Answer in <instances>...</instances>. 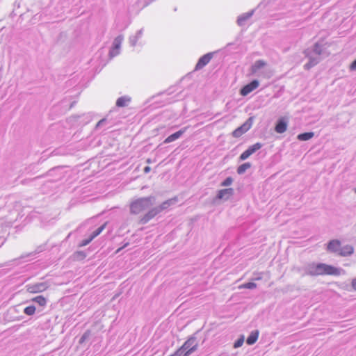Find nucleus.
Segmentation results:
<instances>
[{
  "instance_id": "obj_1",
  "label": "nucleus",
  "mask_w": 356,
  "mask_h": 356,
  "mask_svg": "<svg viewBox=\"0 0 356 356\" xmlns=\"http://www.w3.org/2000/svg\"><path fill=\"white\" fill-rule=\"evenodd\" d=\"M304 270L305 274L311 276L340 275V269L322 263H309L304 267Z\"/></svg>"
},
{
  "instance_id": "obj_2",
  "label": "nucleus",
  "mask_w": 356,
  "mask_h": 356,
  "mask_svg": "<svg viewBox=\"0 0 356 356\" xmlns=\"http://www.w3.org/2000/svg\"><path fill=\"white\" fill-rule=\"evenodd\" d=\"M305 53L309 60V62L304 65L305 70H309L317 65L321 59V56L326 55L325 49L323 45L318 42H316L312 49H307Z\"/></svg>"
},
{
  "instance_id": "obj_3",
  "label": "nucleus",
  "mask_w": 356,
  "mask_h": 356,
  "mask_svg": "<svg viewBox=\"0 0 356 356\" xmlns=\"http://www.w3.org/2000/svg\"><path fill=\"white\" fill-rule=\"evenodd\" d=\"M177 198L174 197L163 202L161 205L151 209L147 213H145L140 220L141 224H146L151 219H152L157 214L161 211L167 209L170 206L174 205L177 203Z\"/></svg>"
},
{
  "instance_id": "obj_4",
  "label": "nucleus",
  "mask_w": 356,
  "mask_h": 356,
  "mask_svg": "<svg viewBox=\"0 0 356 356\" xmlns=\"http://www.w3.org/2000/svg\"><path fill=\"white\" fill-rule=\"evenodd\" d=\"M155 198L152 196L138 198L133 201L130 204V212L133 214H138L149 208L154 203Z\"/></svg>"
},
{
  "instance_id": "obj_5",
  "label": "nucleus",
  "mask_w": 356,
  "mask_h": 356,
  "mask_svg": "<svg viewBox=\"0 0 356 356\" xmlns=\"http://www.w3.org/2000/svg\"><path fill=\"white\" fill-rule=\"evenodd\" d=\"M267 63L264 60H258L250 67L252 74L258 77L270 79L273 76L271 70L266 68Z\"/></svg>"
},
{
  "instance_id": "obj_6",
  "label": "nucleus",
  "mask_w": 356,
  "mask_h": 356,
  "mask_svg": "<svg viewBox=\"0 0 356 356\" xmlns=\"http://www.w3.org/2000/svg\"><path fill=\"white\" fill-rule=\"evenodd\" d=\"M183 349L186 350L184 355H190L195 352L198 347V343L195 337H191L182 345Z\"/></svg>"
},
{
  "instance_id": "obj_7",
  "label": "nucleus",
  "mask_w": 356,
  "mask_h": 356,
  "mask_svg": "<svg viewBox=\"0 0 356 356\" xmlns=\"http://www.w3.org/2000/svg\"><path fill=\"white\" fill-rule=\"evenodd\" d=\"M123 40L124 37L122 35H120L114 39L112 47L109 51V56L111 58H113L120 54L121 44Z\"/></svg>"
},
{
  "instance_id": "obj_8",
  "label": "nucleus",
  "mask_w": 356,
  "mask_h": 356,
  "mask_svg": "<svg viewBox=\"0 0 356 356\" xmlns=\"http://www.w3.org/2000/svg\"><path fill=\"white\" fill-rule=\"evenodd\" d=\"M49 285L47 282H40L26 285V290L29 293H35L44 291L49 288Z\"/></svg>"
},
{
  "instance_id": "obj_9",
  "label": "nucleus",
  "mask_w": 356,
  "mask_h": 356,
  "mask_svg": "<svg viewBox=\"0 0 356 356\" xmlns=\"http://www.w3.org/2000/svg\"><path fill=\"white\" fill-rule=\"evenodd\" d=\"M262 147V144L260 143H257L251 146H250L245 152H243L240 155V160L244 161L247 159L249 156L253 154L256 151L261 149Z\"/></svg>"
},
{
  "instance_id": "obj_10",
  "label": "nucleus",
  "mask_w": 356,
  "mask_h": 356,
  "mask_svg": "<svg viewBox=\"0 0 356 356\" xmlns=\"http://www.w3.org/2000/svg\"><path fill=\"white\" fill-rule=\"evenodd\" d=\"M259 86V82L257 80H253L250 83L243 86L240 91L242 96H246L254 90L257 89Z\"/></svg>"
},
{
  "instance_id": "obj_11",
  "label": "nucleus",
  "mask_w": 356,
  "mask_h": 356,
  "mask_svg": "<svg viewBox=\"0 0 356 356\" xmlns=\"http://www.w3.org/2000/svg\"><path fill=\"white\" fill-rule=\"evenodd\" d=\"M213 57L212 53H208L202 56L197 61L195 70H200L207 65Z\"/></svg>"
},
{
  "instance_id": "obj_12",
  "label": "nucleus",
  "mask_w": 356,
  "mask_h": 356,
  "mask_svg": "<svg viewBox=\"0 0 356 356\" xmlns=\"http://www.w3.org/2000/svg\"><path fill=\"white\" fill-rule=\"evenodd\" d=\"M251 127V124H250L248 121L243 123L241 126L236 129L232 132V136L235 138H238L241 136L243 134L247 132Z\"/></svg>"
},
{
  "instance_id": "obj_13",
  "label": "nucleus",
  "mask_w": 356,
  "mask_h": 356,
  "mask_svg": "<svg viewBox=\"0 0 356 356\" xmlns=\"http://www.w3.org/2000/svg\"><path fill=\"white\" fill-rule=\"evenodd\" d=\"M234 193V189L232 188L222 189L218 191L216 198L219 200H228Z\"/></svg>"
},
{
  "instance_id": "obj_14",
  "label": "nucleus",
  "mask_w": 356,
  "mask_h": 356,
  "mask_svg": "<svg viewBox=\"0 0 356 356\" xmlns=\"http://www.w3.org/2000/svg\"><path fill=\"white\" fill-rule=\"evenodd\" d=\"M187 128L188 127H184L180 129L179 131L169 136L165 139L164 143H170L179 138L186 132Z\"/></svg>"
},
{
  "instance_id": "obj_15",
  "label": "nucleus",
  "mask_w": 356,
  "mask_h": 356,
  "mask_svg": "<svg viewBox=\"0 0 356 356\" xmlns=\"http://www.w3.org/2000/svg\"><path fill=\"white\" fill-rule=\"evenodd\" d=\"M340 248L341 243L338 240H332L327 244V250L330 252L339 254Z\"/></svg>"
},
{
  "instance_id": "obj_16",
  "label": "nucleus",
  "mask_w": 356,
  "mask_h": 356,
  "mask_svg": "<svg viewBox=\"0 0 356 356\" xmlns=\"http://www.w3.org/2000/svg\"><path fill=\"white\" fill-rule=\"evenodd\" d=\"M143 34V29H141L138 31L135 35L130 36L129 40L131 46L135 47L138 40L142 38Z\"/></svg>"
},
{
  "instance_id": "obj_17",
  "label": "nucleus",
  "mask_w": 356,
  "mask_h": 356,
  "mask_svg": "<svg viewBox=\"0 0 356 356\" xmlns=\"http://www.w3.org/2000/svg\"><path fill=\"white\" fill-rule=\"evenodd\" d=\"M287 129V123L284 120H280L275 128V130L278 134H282Z\"/></svg>"
},
{
  "instance_id": "obj_18",
  "label": "nucleus",
  "mask_w": 356,
  "mask_h": 356,
  "mask_svg": "<svg viewBox=\"0 0 356 356\" xmlns=\"http://www.w3.org/2000/svg\"><path fill=\"white\" fill-rule=\"evenodd\" d=\"M253 14V11L248 12L242 14L238 17L237 23L239 26H243L245 22L251 17Z\"/></svg>"
},
{
  "instance_id": "obj_19",
  "label": "nucleus",
  "mask_w": 356,
  "mask_h": 356,
  "mask_svg": "<svg viewBox=\"0 0 356 356\" xmlns=\"http://www.w3.org/2000/svg\"><path fill=\"white\" fill-rule=\"evenodd\" d=\"M353 248L350 245H346L343 247H341L339 254L343 257L348 256L353 254Z\"/></svg>"
},
{
  "instance_id": "obj_20",
  "label": "nucleus",
  "mask_w": 356,
  "mask_h": 356,
  "mask_svg": "<svg viewBox=\"0 0 356 356\" xmlns=\"http://www.w3.org/2000/svg\"><path fill=\"white\" fill-rule=\"evenodd\" d=\"M131 102V98L128 96L119 97L116 101V106L118 107H124Z\"/></svg>"
},
{
  "instance_id": "obj_21",
  "label": "nucleus",
  "mask_w": 356,
  "mask_h": 356,
  "mask_svg": "<svg viewBox=\"0 0 356 356\" xmlns=\"http://www.w3.org/2000/svg\"><path fill=\"white\" fill-rule=\"evenodd\" d=\"M258 336H259V332L257 330L252 332L250 333V334L248 336V337L247 338L246 343L248 345L254 344L257 341V340L258 339Z\"/></svg>"
},
{
  "instance_id": "obj_22",
  "label": "nucleus",
  "mask_w": 356,
  "mask_h": 356,
  "mask_svg": "<svg viewBox=\"0 0 356 356\" xmlns=\"http://www.w3.org/2000/svg\"><path fill=\"white\" fill-rule=\"evenodd\" d=\"M314 136V132H305L298 135L297 138L301 141H305L311 139Z\"/></svg>"
},
{
  "instance_id": "obj_23",
  "label": "nucleus",
  "mask_w": 356,
  "mask_h": 356,
  "mask_svg": "<svg viewBox=\"0 0 356 356\" xmlns=\"http://www.w3.org/2000/svg\"><path fill=\"white\" fill-rule=\"evenodd\" d=\"M251 167V163L249 162L245 163L237 168V173L239 175L243 174L248 169Z\"/></svg>"
},
{
  "instance_id": "obj_24",
  "label": "nucleus",
  "mask_w": 356,
  "mask_h": 356,
  "mask_svg": "<svg viewBox=\"0 0 356 356\" xmlns=\"http://www.w3.org/2000/svg\"><path fill=\"white\" fill-rule=\"evenodd\" d=\"M32 300L38 304L40 306H44L47 304V300L42 296H36L35 298H33Z\"/></svg>"
},
{
  "instance_id": "obj_25",
  "label": "nucleus",
  "mask_w": 356,
  "mask_h": 356,
  "mask_svg": "<svg viewBox=\"0 0 356 356\" xmlns=\"http://www.w3.org/2000/svg\"><path fill=\"white\" fill-rule=\"evenodd\" d=\"M106 227V224L102 225L99 228H97L95 231H94L91 235L89 236L92 240H93L95 237L99 235L102 232L104 229Z\"/></svg>"
},
{
  "instance_id": "obj_26",
  "label": "nucleus",
  "mask_w": 356,
  "mask_h": 356,
  "mask_svg": "<svg viewBox=\"0 0 356 356\" xmlns=\"http://www.w3.org/2000/svg\"><path fill=\"white\" fill-rule=\"evenodd\" d=\"M106 227V224L102 225L99 228H97L95 231H94L91 235L89 236L92 240H93L95 237L99 235L102 232L104 229Z\"/></svg>"
},
{
  "instance_id": "obj_27",
  "label": "nucleus",
  "mask_w": 356,
  "mask_h": 356,
  "mask_svg": "<svg viewBox=\"0 0 356 356\" xmlns=\"http://www.w3.org/2000/svg\"><path fill=\"white\" fill-rule=\"evenodd\" d=\"M257 288V284L254 282H248L244 283L238 286V289H254Z\"/></svg>"
},
{
  "instance_id": "obj_28",
  "label": "nucleus",
  "mask_w": 356,
  "mask_h": 356,
  "mask_svg": "<svg viewBox=\"0 0 356 356\" xmlns=\"http://www.w3.org/2000/svg\"><path fill=\"white\" fill-rule=\"evenodd\" d=\"M24 314H26L28 316H32L35 312V307L33 305H30L29 307H26L24 309Z\"/></svg>"
},
{
  "instance_id": "obj_29",
  "label": "nucleus",
  "mask_w": 356,
  "mask_h": 356,
  "mask_svg": "<svg viewBox=\"0 0 356 356\" xmlns=\"http://www.w3.org/2000/svg\"><path fill=\"white\" fill-rule=\"evenodd\" d=\"M90 336V331H86L79 339V343L85 342Z\"/></svg>"
},
{
  "instance_id": "obj_30",
  "label": "nucleus",
  "mask_w": 356,
  "mask_h": 356,
  "mask_svg": "<svg viewBox=\"0 0 356 356\" xmlns=\"http://www.w3.org/2000/svg\"><path fill=\"white\" fill-rule=\"evenodd\" d=\"M233 182V179L232 177H227L221 184V186H228L231 185Z\"/></svg>"
},
{
  "instance_id": "obj_31",
  "label": "nucleus",
  "mask_w": 356,
  "mask_h": 356,
  "mask_svg": "<svg viewBox=\"0 0 356 356\" xmlns=\"http://www.w3.org/2000/svg\"><path fill=\"white\" fill-rule=\"evenodd\" d=\"M186 352L185 349H183V346H181L177 351H175L174 353L177 356H188V355H184Z\"/></svg>"
},
{
  "instance_id": "obj_32",
  "label": "nucleus",
  "mask_w": 356,
  "mask_h": 356,
  "mask_svg": "<svg viewBox=\"0 0 356 356\" xmlns=\"http://www.w3.org/2000/svg\"><path fill=\"white\" fill-rule=\"evenodd\" d=\"M244 339L243 337H241V339H238L234 345V348H238L241 347L243 343Z\"/></svg>"
},
{
  "instance_id": "obj_33",
  "label": "nucleus",
  "mask_w": 356,
  "mask_h": 356,
  "mask_svg": "<svg viewBox=\"0 0 356 356\" xmlns=\"http://www.w3.org/2000/svg\"><path fill=\"white\" fill-rule=\"evenodd\" d=\"M92 240L88 237V238H86V239H84L83 240L81 243H80V246L81 247H83V246H86L88 244H89Z\"/></svg>"
},
{
  "instance_id": "obj_34",
  "label": "nucleus",
  "mask_w": 356,
  "mask_h": 356,
  "mask_svg": "<svg viewBox=\"0 0 356 356\" xmlns=\"http://www.w3.org/2000/svg\"><path fill=\"white\" fill-rule=\"evenodd\" d=\"M106 120L105 118L99 120L96 125V129H98L99 127L103 126L106 123Z\"/></svg>"
},
{
  "instance_id": "obj_35",
  "label": "nucleus",
  "mask_w": 356,
  "mask_h": 356,
  "mask_svg": "<svg viewBox=\"0 0 356 356\" xmlns=\"http://www.w3.org/2000/svg\"><path fill=\"white\" fill-rule=\"evenodd\" d=\"M351 286L353 289L356 291V278L353 279L351 282Z\"/></svg>"
},
{
  "instance_id": "obj_36",
  "label": "nucleus",
  "mask_w": 356,
  "mask_h": 356,
  "mask_svg": "<svg viewBox=\"0 0 356 356\" xmlns=\"http://www.w3.org/2000/svg\"><path fill=\"white\" fill-rule=\"evenodd\" d=\"M350 68L351 70H356V59L352 63V64L350 65Z\"/></svg>"
},
{
  "instance_id": "obj_37",
  "label": "nucleus",
  "mask_w": 356,
  "mask_h": 356,
  "mask_svg": "<svg viewBox=\"0 0 356 356\" xmlns=\"http://www.w3.org/2000/svg\"><path fill=\"white\" fill-rule=\"evenodd\" d=\"M150 170H151V168L149 166H146L144 168V172L145 173H148V172H150Z\"/></svg>"
},
{
  "instance_id": "obj_38",
  "label": "nucleus",
  "mask_w": 356,
  "mask_h": 356,
  "mask_svg": "<svg viewBox=\"0 0 356 356\" xmlns=\"http://www.w3.org/2000/svg\"><path fill=\"white\" fill-rule=\"evenodd\" d=\"M261 278H262V277L261 275H259V276L254 277L253 280L258 281V280H261Z\"/></svg>"
},
{
  "instance_id": "obj_39",
  "label": "nucleus",
  "mask_w": 356,
  "mask_h": 356,
  "mask_svg": "<svg viewBox=\"0 0 356 356\" xmlns=\"http://www.w3.org/2000/svg\"><path fill=\"white\" fill-rule=\"evenodd\" d=\"M127 245H128V243H126L123 247L118 248V249L116 250V253L120 252V250H122V249H123L124 247H126Z\"/></svg>"
},
{
  "instance_id": "obj_40",
  "label": "nucleus",
  "mask_w": 356,
  "mask_h": 356,
  "mask_svg": "<svg viewBox=\"0 0 356 356\" xmlns=\"http://www.w3.org/2000/svg\"><path fill=\"white\" fill-rule=\"evenodd\" d=\"M147 163H152L151 159H147Z\"/></svg>"
},
{
  "instance_id": "obj_41",
  "label": "nucleus",
  "mask_w": 356,
  "mask_h": 356,
  "mask_svg": "<svg viewBox=\"0 0 356 356\" xmlns=\"http://www.w3.org/2000/svg\"><path fill=\"white\" fill-rule=\"evenodd\" d=\"M170 356H177V355L175 353H173L172 355H171Z\"/></svg>"
},
{
  "instance_id": "obj_42",
  "label": "nucleus",
  "mask_w": 356,
  "mask_h": 356,
  "mask_svg": "<svg viewBox=\"0 0 356 356\" xmlns=\"http://www.w3.org/2000/svg\"><path fill=\"white\" fill-rule=\"evenodd\" d=\"M355 192L356 193V188L355 189Z\"/></svg>"
}]
</instances>
